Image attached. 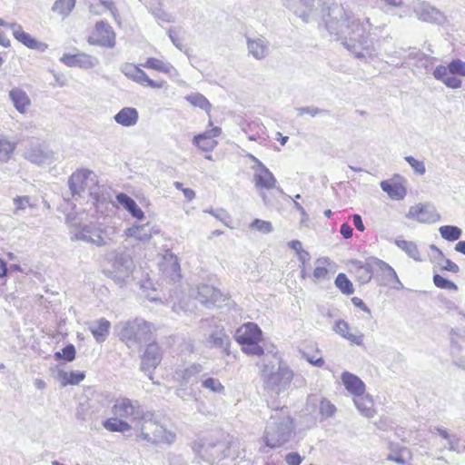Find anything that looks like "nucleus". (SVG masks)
<instances>
[{
  "label": "nucleus",
  "mask_w": 465,
  "mask_h": 465,
  "mask_svg": "<svg viewBox=\"0 0 465 465\" xmlns=\"http://www.w3.org/2000/svg\"><path fill=\"white\" fill-rule=\"evenodd\" d=\"M325 25L330 35L355 58L365 62L376 55L374 41L371 37L372 30L381 31L385 25L374 26L369 17L361 19L341 5H333L329 9Z\"/></svg>",
  "instance_id": "nucleus-1"
},
{
  "label": "nucleus",
  "mask_w": 465,
  "mask_h": 465,
  "mask_svg": "<svg viewBox=\"0 0 465 465\" xmlns=\"http://www.w3.org/2000/svg\"><path fill=\"white\" fill-rule=\"evenodd\" d=\"M263 389L277 395L287 391L293 380V371L277 354L273 361L263 359L257 363Z\"/></svg>",
  "instance_id": "nucleus-2"
},
{
  "label": "nucleus",
  "mask_w": 465,
  "mask_h": 465,
  "mask_svg": "<svg viewBox=\"0 0 465 465\" xmlns=\"http://www.w3.org/2000/svg\"><path fill=\"white\" fill-rule=\"evenodd\" d=\"M72 241H81L96 247L108 246L113 242L115 230L102 223H79L75 219L66 218Z\"/></svg>",
  "instance_id": "nucleus-3"
},
{
  "label": "nucleus",
  "mask_w": 465,
  "mask_h": 465,
  "mask_svg": "<svg viewBox=\"0 0 465 465\" xmlns=\"http://www.w3.org/2000/svg\"><path fill=\"white\" fill-rule=\"evenodd\" d=\"M293 435L294 424L287 408L275 410L265 428V444L272 449L279 448L290 441Z\"/></svg>",
  "instance_id": "nucleus-4"
},
{
  "label": "nucleus",
  "mask_w": 465,
  "mask_h": 465,
  "mask_svg": "<svg viewBox=\"0 0 465 465\" xmlns=\"http://www.w3.org/2000/svg\"><path fill=\"white\" fill-rule=\"evenodd\" d=\"M134 431L138 439L153 444H172L175 434L159 424L151 411H145Z\"/></svg>",
  "instance_id": "nucleus-5"
},
{
  "label": "nucleus",
  "mask_w": 465,
  "mask_h": 465,
  "mask_svg": "<svg viewBox=\"0 0 465 465\" xmlns=\"http://www.w3.org/2000/svg\"><path fill=\"white\" fill-rule=\"evenodd\" d=\"M69 188L74 197H82L87 193L95 201H99L100 187L97 175L90 170H78L74 172L68 181Z\"/></svg>",
  "instance_id": "nucleus-6"
},
{
  "label": "nucleus",
  "mask_w": 465,
  "mask_h": 465,
  "mask_svg": "<svg viewBox=\"0 0 465 465\" xmlns=\"http://www.w3.org/2000/svg\"><path fill=\"white\" fill-rule=\"evenodd\" d=\"M119 337L133 348L149 339L150 326L142 319H135L119 324Z\"/></svg>",
  "instance_id": "nucleus-7"
},
{
  "label": "nucleus",
  "mask_w": 465,
  "mask_h": 465,
  "mask_svg": "<svg viewBox=\"0 0 465 465\" xmlns=\"http://www.w3.org/2000/svg\"><path fill=\"white\" fill-rule=\"evenodd\" d=\"M433 76L449 88H460L462 81L458 76H465V62L460 59H453L447 66L438 65L433 71Z\"/></svg>",
  "instance_id": "nucleus-8"
},
{
  "label": "nucleus",
  "mask_w": 465,
  "mask_h": 465,
  "mask_svg": "<svg viewBox=\"0 0 465 465\" xmlns=\"http://www.w3.org/2000/svg\"><path fill=\"white\" fill-rule=\"evenodd\" d=\"M145 411L137 401H132L128 398L117 399L112 407L114 415L127 420L129 424L134 426L133 430H134Z\"/></svg>",
  "instance_id": "nucleus-9"
},
{
  "label": "nucleus",
  "mask_w": 465,
  "mask_h": 465,
  "mask_svg": "<svg viewBox=\"0 0 465 465\" xmlns=\"http://www.w3.org/2000/svg\"><path fill=\"white\" fill-rule=\"evenodd\" d=\"M411 10L417 19L421 22L439 25H444L447 22V16L444 13L429 2L413 0L411 2Z\"/></svg>",
  "instance_id": "nucleus-10"
},
{
  "label": "nucleus",
  "mask_w": 465,
  "mask_h": 465,
  "mask_svg": "<svg viewBox=\"0 0 465 465\" xmlns=\"http://www.w3.org/2000/svg\"><path fill=\"white\" fill-rule=\"evenodd\" d=\"M134 265L133 259L127 253H119L115 256L112 269L110 270V276L112 279L119 283H124L131 277Z\"/></svg>",
  "instance_id": "nucleus-11"
},
{
  "label": "nucleus",
  "mask_w": 465,
  "mask_h": 465,
  "mask_svg": "<svg viewBox=\"0 0 465 465\" xmlns=\"http://www.w3.org/2000/svg\"><path fill=\"white\" fill-rule=\"evenodd\" d=\"M23 155L32 163L38 165L50 164L55 160L54 153L41 143L29 144L25 147Z\"/></svg>",
  "instance_id": "nucleus-12"
},
{
  "label": "nucleus",
  "mask_w": 465,
  "mask_h": 465,
  "mask_svg": "<svg viewBox=\"0 0 465 465\" xmlns=\"http://www.w3.org/2000/svg\"><path fill=\"white\" fill-rule=\"evenodd\" d=\"M88 43L93 45L113 48L115 45V34L112 26L104 21L95 25L94 35L88 38Z\"/></svg>",
  "instance_id": "nucleus-13"
},
{
  "label": "nucleus",
  "mask_w": 465,
  "mask_h": 465,
  "mask_svg": "<svg viewBox=\"0 0 465 465\" xmlns=\"http://www.w3.org/2000/svg\"><path fill=\"white\" fill-rule=\"evenodd\" d=\"M406 217L420 223H433L440 218L436 208L430 203H419L410 207Z\"/></svg>",
  "instance_id": "nucleus-14"
},
{
  "label": "nucleus",
  "mask_w": 465,
  "mask_h": 465,
  "mask_svg": "<svg viewBox=\"0 0 465 465\" xmlns=\"http://www.w3.org/2000/svg\"><path fill=\"white\" fill-rule=\"evenodd\" d=\"M121 72L129 79L152 88H162L164 85L163 81H153L148 77L145 72L133 64H124L121 66Z\"/></svg>",
  "instance_id": "nucleus-15"
},
{
  "label": "nucleus",
  "mask_w": 465,
  "mask_h": 465,
  "mask_svg": "<svg viewBox=\"0 0 465 465\" xmlns=\"http://www.w3.org/2000/svg\"><path fill=\"white\" fill-rule=\"evenodd\" d=\"M197 299L206 307L217 306L221 307L222 303L227 299L220 290L212 285L203 284L198 287Z\"/></svg>",
  "instance_id": "nucleus-16"
},
{
  "label": "nucleus",
  "mask_w": 465,
  "mask_h": 465,
  "mask_svg": "<svg viewBox=\"0 0 465 465\" xmlns=\"http://www.w3.org/2000/svg\"><path fill=\"white\" fill-rule=\"evenodd\" d=\"M162 361V351L157 343L147 345L142 357L141 371L152 379V370H154Z\"/></svg>",
  "instance_id": "nucleus-17"
},
{
  "label": "nucleus",
  "mask_w": 465,
  "mask_h": 465,
  "mask_svg": "<svg viewBox=\"0 0 465 465\" xmlns=\"http://www.w3.org/2000/svg\"><path fill=\"white\" fill-rule=\"evenodd\" d=\"M60 60L67 66H77L83 69H91L99 64V60L96 57L84 53L75 54H65Z\"/></svg>",
  "instance_id": "nucleus-18"
},
{
  "label": "nucleus",
  "mask_w": 465,
  "mask_h": 465,
  "mask_svg": "<svg viewBox=\"0 0 465 465\" xmlns=\"http://www.w3.org/2000/svg\"><path fill=\"white\" fill-rule=\"evenodd\" d=\"M285 5L303 22H310L313 15L314 0H286Z\"/></svg>",
  "instance_id": "nucleus-19"
},
{
  "label": "nucleus",
  "mask_w": 465,
  "mask_h": 465,
  "mask_svg": "<svg viewBox=\"0 0 465 465\" xmlns=\"http://www.w3.org/2000/svg\"><path fill=\"white\" fill-rule=\"evenodd\" d=\"M234 337L240 344L260 341L262 339V331L256 323L247 322L236 330Z\"/></svg>",
  "instance_id": "nucleus-20"
},
{
  "label": "nucleus",
  "mask_w": 465,
  "mask_h": 465,
  "mask_svg": "<svg viewBox=\"0 0 465 465\" xmlns=\"http://www.w3.org/2000/svg\"><path fill=\"white\" fill-rule=\"evenodd\" d=\"M252 170L256 188L271 190L276 186V178L264 164H261V167H252Z\"/></svg>",
  "instance_id": "nucleus-21"
},
{
  "label": "nucleus",
  "mask_w": 465,
  "mask_h": 465,
  "mask_svg": "<svg viewBox=\"0 0 465 465\" xmlns=\"http://www.w3.org/2000/svg\"><path fill=\"white\" fill-rule=\"evenodd\" d=\"M333 331L342 338L348 340L351 343L361 346L363 345L364 335L358 330L351 331L349 323L344 320L335 322Z\"/></svg>",
  "instance_id": "nucleus-22"
},
{
  "label": "nucleus",
  "mask_w": 465,
  "mask_h": 465,
  "mask_svg": "<svg viewBox=\"0 0 465 465\" xmlns=\"http://www.w3.org/2000/svg\"><path fill=\"white\" fill-rule=\"evenodd\" d=\"M10 29L12 31L14 37L26 47L39 51H45L47 48V45L45 44L38 42L29 34L25 33L23 30L22 25H20L19 24L12 23L10 25Z\"/></svg>",
  "instance_id": "nucleus-23"
},
{
  "label": "nucleus",
  "mask_w": 465,
  "mask_h": 465,
  "mask_svg": "<svg viewBox=\"0 0 465 465\" xmlns=\"http://www.w3.org/2000/svg\"><path fill=\"white\" fill-rule=\"evenodd\" d=\"M248 53L256 60H262L268 56L270 43L264 37L250 38L246 40Z\"/></svg>",
  "instance_id": "nucleus-24"
},
{
  "label": "nucleus",
  "mask_w": 465,
  "mask_h": 465,
  "mask_svg": "<svg viewBox=\"0 0 465 465\" xmlns=\"http://www.w3.org/2000/svg\"><path fill=\"white\" fill-rule=\"evenodd\" d=\"M341 381L345 387V389L354 397L363 395L365 391V384L364 382L356 375L344 371L341 374Z\"/></svg>",
  "instance_id": "nucleus-25"
},
{
  "label": "nucleus",
  "mask_w": 465,
  "mask_h": 465,
  "mask_svg": "<svg viewBox=\"0 0 465 465\" xmlns=\"http://www.w3.org/2000/svg\"><path fill=\"white\" fill-rule=\"evenodd\" d=\"M9 98L11 99L15 108L20 114H25L31 105V100L21 88L15 87L9 91Z\"/></svg>",
  "instance_id": "nucleus-26"
},
{
  "label": "nucleus",
  "mask_w": 465,
  "mask_h": 465,
  "mask_svg": "<svg viewBox=\"0 0 465 465\" xmlns=\"http://www.w3.org/2000/svg\"><path fill=\"white\" fill-rule=\"evenodd\" d=\"M374 259L375 258L369 259L366 262H353L355 266V275L361 284L369 282L372 277L374 270L377 269L376 264L373 262Z\"/></svg>",
  "instance_id": "nucleus-27"
},
{
  "label": "nucleus",
  "mask_w": 465,
  "mask_h": 465,
  "mask_svg": "<svg viewBox=\"0 0 465 465\" xmlns=\"http://www.w3.org/2000/svg\"><path fill=\"white\" fill-rule=\"evenodd\" d=\"M111 323L104 318L94 321L88 323V330L92 332L94 338L98 343L104 342L110 330Z\"/></svg>",
  "instance_id": "nucleus-28"
},
{
  "label": "nucleus",
  "mask_w": 465,
  "mask_h": 465,
  "mask_svg": "<svg viewBox=\"0 0 465 465\" xmlns=\"http://www.w3.org/2000/svg\"><path fill=\"white\" fill-rule=\"evenodd\" d=\"M157 231L153 230V226L146 223L144 224H134L130 228H127L125 233L129 237H133L136 240L142 242H147L151 239L153 233H155Z\"/></svg>",
  "instance_id": "nucleus-29"
},
{
  "label": "nucleus",
  "mask_w": 465,
  "mask_h": 465,
  "mask_svg": "<svg viewBox=\"0 0 465 465\" xmlns=\"http://www.w3.org/2000/svg\"><path fill=\"white\" fill-rule=\"evenodd\" d=\"M116 200L134 218L137 220H143L144 218V213L138 206L134 199L124 193H120L116 195Z\"/></svg>",
  "instance_id": "nucleus-30"
},
{
  "label": "nucleus",
  "mask_w": 465,
  "mask_h": 465,
  "mask_svg": "<svg viewBox=\"0 0 465 465\" xmlns=\"http://www.w3.org/2000/svg\"><path fill=\"white\" fill-rule=\"evenodd\" d=\"M138 112L133 107L123 108L114 117L117 124L125 127L135 125L138 122Z\"/></svg>",
  "instance_id": "nucleus-31"
},
{
  "label": "nucleus",
  "mask_w": 465,
  "mask_h": 465,
  "mask_svg": "<svg viewBox=\"0 0 465 465\" xmlns=\"http://www.w3.org/2000/svg\"><path fill=\"white\" fill-rule=\"evenodd\" d=\"M207 342L211 347L222 349L226 354H229L230 338L223 330L211 333Z\"/></svg>",
  "instance_id": "nucleus-32"
},
{
  "label": "nucleus",
  "mask_w": 465,
  "mask_h": 465,
  "mask_svg": "<svg viewBox=\"0 0 465 465\" xmlns=\"http://www.w3.org/2000/svg\"><path fill=\"white\" fill-rule=\"evenodd\" d=\"M103 426L107 430L113 432L125 433L134 430V426L132 424H129L127 420H124L121 418H118L117 416L105 420L103 422Z\"/></svg>",
  "instance_id": "nucleus-33"
},
{
  "label": "nucleus",
  "mask_w": 465,
  "mask_h": 465,
  "mask_svg": "<svg viewBox=\"0 0 465 465\" xmlns=\"http://www.w3.org/2000/svg\"><path fill=\"white\" fill-rule=\"evenodd\" d=\"M203 370V367L199 363H193L187 368L179 370L176 371V376L181 383L188 384L193 381V379L200 374Z\"/></svg>",
  "instance_id": "nucleus-34"
},
{
  "label": "nucleus",
  "mask_w": 465,
  "mask_h": 465,
  "mask_svg": "<svg viewBox=\"0 0 465 465\" xmlns=\"http://www.w3.org/2000/svg\"><path fill=\"white\" fill-rule=\"evenodd\" d=\"M381 189L388 193V195L394 200H401L406 195V189L403 185L398 183H391L390 181H382L381 183Z\"/></svg>",
  "instance_id": "nucleus-35"
},
{
  "label": "nucleus",
  "mask_w": 465,
  "mask_h": 465,
  "mask_svg": "<svg viewBox=\"0 0 465 465\" xmlns=\"http://www.w3.org/2000/svg\"><path fill=\"white\" fill-rule=\"evenodd\" d=\"M201 387L212 393L222 395L225 391V387L219 379L203 374L201 378Z\"/></svg>",
  "instance_id": "nucleus-36"
},
{
  "label": "nucleus",
  "mask_w": 465,
  "mask_h": 465,
  "mask_svg": "<svg viewBox=\"0 0 465 465\" xmlns=\"http://www.w3.org/2000/svg\"><path fill=\"white\" fill-rule=\"evenodd\" d=\"M16 142L10 140L8 137L0 135V162L1 163H7L15 148H16Z\"/></svg>",
  "instance_id": "nucleus-37"
},
{
  "label": "nucleus",
  "mask_w": 465,
  "mask_h": 465,
  "mask_svg": "<svg viewBox=\"0 0 465 465\" xmlns=\"http://www.w3.org/2000/svg\"><path fill=\"white\" fill-rule=\"evenodd\" d=\"M395 244L401 251H403L409 257L412 258L415 261H420V253L418 249L417 244L411 241H406L401 239H396Z\"/></svg>",
  "instance_id": "nucleus-38"
},
{
  "label": "nucleus",
  "mask_w": 465,
  "mask_h": 465,
  "mask_svg": "<svg viewBox=\"0 0 465 465\" xmlns=\"http://www.w3.org/2000/svg\"><path fill=\"white\" fill-rule=\"evenodd\" d=\"M353 402L358 411L365 417H373L375 411L373 410V403L371 399L364 397L363 395L354 397Z\"/></svg>",
  "instance_id": "nucleus-39"
},
{
  "label": "nucleus",
  "mask_w": 465,
  "mask_h": 465,
  "mask_svg": "<svg viewBox=\"0 0 465 465\" xmlns=\"http://www.w3.org/2000/svg\"><path fill=\"white\" fill-rule=\"evenodd\" d=\"M75 0H55L52 11L58 14L62 19L66 18L75 6Z\"/></svg>",
  "instance_id": "nucleus-40"
},
{
  "label": "nucleus",
  "mask_w": 465,
  "mask_h": 465,
  "mask_svg": "<svg viewBox=\"0 0 465 465\" xmlns=\"http://www.w3.org/2000/svg\"><path fill=\"white\" fill-rule=\"evenodd\" d=\"M330 264V259L328 257H322L315 261V268L312 272L314 281H322L329 279V271L327 265Z\"/></svg>",
  "instance_id": "nucleus-41"
},
{
  "label": "nucleus",
  "mask_w": 465,
  "mask_h": 465,
  "mask_svg": "<svg viewBox=\"0 0 465 465\" xmlns=\"http://www.w3.org/2000/svg\"><path fill=\"white\" fill-rule=\"evenodd\" d=\"M84 373L80 371L67 372L64 371H60L58 372V379L60 380L63 386H66L67 384H78L84 379Z\"/></svg>",
  "instance_id": "nucleus-42"
},
{
  "label": "nucleus",
  "mask_w": 465,
  "mask_h": 465,
  "mask_svg": "<svg viewBox=\"0 0 465 465\" xmlns=\"http://www.w3.org/2000/svg\"><path fill=\"white\" fill-rule=\"evenodd\" d=\"M374 264H376V268L382 272L384 277L387 279L388 282H396L401 286H402L401 282H400L396 272L385 262L380 260V259H374L373 260Z\"/></svg>",
  "instance_id": "nucleus-43"
},
{
  "label": "nucleus",
  "mask_w": 465,
  "mask_h": 465,
  "mask_svg": "<svg viewBox=\"0 0 465 465\" xmlns=\"http://www.w3.org/2000/svg\"><path fill=\"white\" fill-rule=\"evenodd\" d=\"M143 66L164 74H170L174 70L173 66L170 63H166L153 57L148 58Z\"/></svg>",
  "instance_id": "nucleus-44"
},
{
  "label": "nucleus",
  "mask_w": 465,
  "mask_h": 465,
  "mask_svg": "<svg viewBox=\"0 0 465 465\" xmlns=\"http://www.w3.org/2000/svg\"><path fill=\"white\" fill-rule=\"evenodd\" d=\"M185 99L195 107H199L206 112L211 110V104L207 98L200 93H194L185 96Z\"/></svg>",
  "instance_id": "nucleus-45"
},
{
  "label": "nucleus",
  "mask_w": 465,
  "mask_h": 465,
  "mask_svg": "<svg viewBox=\"0 0 465 465\" xmlns=\"http://www.w3.org/2000/svg\"><path fill=\"white\" fill-rule=\"evenodd\" d=\"M440 236L450 242L457 241L460 238L462 231L454 225H443L439 228Z\"/></svg>",
  "instance_id": "nucleus-46"
},
{
  "label": "nucleus",
  "mask_w": 465,
  "mask_h": 465,
  "mask_svg": "<svg viewBox=\"0 0 465 465\" xmlns=\"http://www.w3.org/2000/svg\"><path fill=\"white\" fill-rule=\"evenodd\" d=\"M335 285L344 294L350 295L354 292V288L352 286L351 282L344 273L341 272L337 275L335 279Z\"/></svg>",
  "instance_id": "nucleus-47"
},
{
  "label": "nucleus",
  "mask_w": 465,
  "mask_h": 465,
  "mask_svg": "<svg viewBox=\"0 0 465 465\" xmlns=\"http://www.w3.org/2000/svg\"><path fill=\"white\" fill-rule=\"evenodd\" d=\"M193 143L205 152L212 151L217 145V142L215 140L210 139L203 134L195 135L193 137Z\"/></svg>",
  "instance_id": "nucleus-48"
},
{
  "label": "nucleus",
  "mask_w": 465,
  "mask_h": 465,
  "mask_svg": "<svg viewBox=\"0 0 465 465\" xmlns=\"http://www.w3.org/2000/svg\"><path fill=\"white\" fill-rule=\"evenodd\" d=\"M163 273L170 278L171 281H177L180 278V264L176 260H172L163 268Z\"/></svg>",
  "instance_id": "nucleus-49"
},
{
  "label": "nucleus",
  "mask_w": 465,
  "mask_h": 465,
  "mask_svg": "<svg viewBox=\"0 0 465 465\" xmlns=\"http://www.w3.org/2000/svg\"><path fill=\"white\" fill-rule=\"evenodd\" d=\"M175 395L183 400V401H195L196 396L192 387H188L187 384L181 383L180 386L175 390Z\"/></svg>",
  "instance_id": "nucleus-50"
},
{
  "label": "nucleus",
  "mask_w": 465,
  "mask_h": 465,
  "mask_svg": "<svg viewBox=\"0 0 465 465\" xmlns=\"http://www.w3.org/2000/svg\"><path fill=\"white\" fill-rule=\"evenodd\" d=\"M337 409L334 404H332L327 399H322L320 402L319 411L322 418L328 419L332 417Z\"/></svg>",
  "instance_id": "nucleus-51"
},
{
  "label": "nucleus",
  "mask_w": 465,
  "mask_h": 465,
  "mask_svg": "<svg viewBox=\"0 0 465 465\" xmlns=\"http://www.w3.org/2000/svg\"><path fill=\"white\" fill-rule=\"evenodd\" d=\"M260 341H251L241 344L242 351L248 355L262 356L264 353V350L259 345Z\"/></svg>",
  "instance_id": "nucleus-52"
},
{
  "label": "nucleus",
  "mask_w": 465,
  "mask_h": 465,
  "mask_svg": "<svg viewBox=\"0 0 465 465\" xmlns=\"http://www.w3.org/2000/svg\"><path fill=\"white\" fill-rule=\"evenodd\" d=\"M433 282L436 287L443 290H449V291H454L456 292L458 290V286L453 282L445 279L440 274H434L433 275Z\"/></svg>",
  "instance_id": "nucleus-53"
},
{
  "label": "nucleus",
  "mask_w": 465,
  "mask_h": 465,
  "mask_svg": "<svg viewBox=\"0 0 465 465\" xmlns=\"http://www.w3.org/2000/svg\"><path fill=\"white\" fill-rule=\"evenodd\" d=\"M411 459V451L407 448H401L397 453L390 454L388 460L398 464H405Z\"/></svg>",
  "instance_id": "nucleus-54"
},
{
  "label": "nucleus",
  "mask_w": 465,
  "mask_h": 465,
  "mask_svg": "<svg viewBox=\"0 0 465 465\" xmlns=\"http://www.w3.org/2000/svg\"><path fill=\"white\" fill-rule=\"evenodd\" d=\"M75 357V348L73 344L66 345L62 351L54 353L55 360L64 359L67 361H72Z\"/></svg>",
  "instance_id": "nucleus-55"
},
{
  "label": "nucleus",
  "mask_w": 465,
  "mask_h": 465,
  "mask_svg": "<svg viewBox=\"0 0 465 465\" xmlns=\"http://www.w3.org/2000/svg\"><path fill=\"white\" fill-rule=\"evenodd\" d=\"M250 226L251 228L262 233H269L273 230L272 224L270 222L260 219H254Z\"/></svg>",
  "instance_id": "nucleus-56"
},
{
  "label": "nucleus",
  "mask_w": 465,
  "mask_h": 465,
  "mask_svg": "<svg viewBox=\"0 0 465 465\" xmlns=\"http://www.w3.org/2000/svg\"><path fill=\"white\" fill-rule=\"evenodd\" d=\"M406 162L411 166L414 172L420 175H422L426 172L425 164L421 161H418L413 156H406Z\"/></svg>",
  "instance_id": "nucleus-57"
},
{
  "label": "nucleus",
  "mask_w": 465,
  "mask_h": 465,
  "mask_svg": "<svg viewBox=\"0 0 465 465\" xmlns=\"http://www.w3.org/2000/svg\"><path fill=\"white\" fill-rule=\"evenodd\" d=\"M296 111L298 113V115H300V116L303 115L304 114H308L311 116H316L321 114H329L328 110L320 109L315 106L299 107V108H296Z\"/></svg>",
  "instance_id": "nucleus-58"
},
{
  "label": "nucleus",
  "mask_w": 465,
  "mask_h": 465,
  "mask_svg": "<svg viewBox=\"0 0 465 465\" xmlns=\"http://www.w3.org/2000/svg\"><path fill=\"white\" fill-rule=\"evenodd\" d=\"M14 204L15 206V213L19 210H25L26 207H32L30 197L28 196H19L14 199Z\"/></svg>",
  "instance_id": "nucleus-59"
},
{
  "label": "nucleus",
  "mask_w": 465,
  "mask_h": 465,
  "mask_svg": "<svg viewBox=\"0 0 465 465\" xmlns=\"http://www.w3.org/2000/svg\"><path fill=\"white\" fill-rule=\"evenodd\" d=\"M212 215H213L216 219L221 221L223 224L226 226H229L228 220H229V214L228 213L223 209L219 210H210L208 211Z\"/></svg>",
  "instance_id": "nucleus-60"
},
{
  "label": "nucleus",
  "mask_w": 465,
  "mask_h": 465,
  "mask_svg": "<svg viewBox=\"0 0 465 465\" xmlns=\"http://www.w3.org/2000/svg\"><path fill=\"white\" fill-rule=\"evenodd\" d=\"M302 460V457L297 452L289 453L285 457V460L288 465H300Z\"/></svg>",
  "instance_id": "nucleus-61"
},
{
  "label": "nucleus",
  "mask_w": 465,
  "mask_h": 465,
  "mask_svg": "<svg viewBox=\"0 0 465 465\" xmlns=\"http://www.w3.org/2000/svg\"><path fill=\"white\" fill-rule=\"evenodd\" d=\"M442 270L457 273L459 272L460 268L455 262H453L450 259H446L444 262V265H442Z\"/></svg>",
  "instance_id": "nucleus-62"
},
{
  "label": "nucleus",
  "mask_w": 465,
  "mask_h": 465,
  "mask_svg": "<svg viewBox=\"0 0 465 465\" xmlns=\"http://www.w3.org/2000/svg\"><path fill=\"white\" fill-rule=\"evenodd\" d=\"M448 449L452 451H460V440L455 436H451L448 440Z\"/></svg>",
  "instance_id": "nucleus-63"
},
{
  "label": "nucleus",
  "mask_w": 465,
  "mask_h": 465,
  "mask_svg": "<svg viewBox=\"0 0 465 465\" xmlns=\"http://www.w3.org/2000/svg\"><path fill=\"white\" fill-rule=\"evenodd\" d=\"M340 232L345 239H349L352 236V228L346 223H342L341 225Z\"/></svg>",
  "instance_id": "nucleus-64"
}]
</instances>
